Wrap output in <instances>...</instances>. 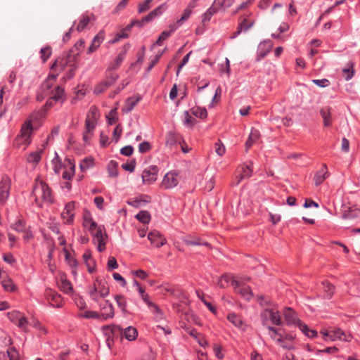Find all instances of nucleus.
<instances>
[{"mask_svg": "<svg viewBox=\"0 0 360 360\" xmlns=\"http://www.w3.org/2000/svg\"><path fill=\"white\" fill-rule=\"evenodd\" d=\"M43 119V112L37 111L32 112L21 125L19 134L13 140V146L19 149L25 150L32 143L33 132L32 122Z\"/></svg>", "mask_w": 360, "mask_h": 360, "instance_id": "nucleus-1", "label": "nucleus"}, {"mask_svg": "<svg viewBox=\"0 0 360 360\" xmlns=\"http://www.w3.org/2000/svg\"><path fill=\"white\" fill-rule=\"evenodd\" d=\"M258 301L261 306L266 307L260 315L263 325H266L269 321L276 326L281 325V316L278 309L272 305L270 300L264 296H259Z\"/></svg>", "mask_w": 360, "mask_h": 360, "instance_id": "nucleus-2", "label": "nucleus"}, {"mask_svg": "<svg viewBox=\"0 0 360 360\" xmlns=\"http://www.w3.org/2000/svg\"><path fill=\"white\" fill-rule=\"evenodd\" d=\"M32 195L34 198L36 204L41 207L44 202H52L53 195L48 184L42 180L36 179Z\"/></svg>", "mask_w": 360, "mask_h": 360, "instance_id": "nucleus-3", "label": "nucleus"}, {"mask_svg": "<svg viewBox=\"0 0 360 360\" xmlns=\"http://www.w3.org/2000/svg\"><path fill=\"white\" fill-rule=\"evenodd\" d=\"M88 294L93 300L98 302L101 298H104L109 294L107 283L97 277L94 283L89 286Z\"/></svg>", "mask_w": 360, "mask_h": 360, "instance_id": "nucleus-4", "label": "nucleus"}, {"mask_svg": "<svg viewBox=\"0 0 360 360\" xmlns=\"http://www.w3.org/2000/svg\"><path fill=\"white\" fill-rule=\"evenodd\" d=\"M320 333L323 337V339L326 341H336L339 340L345 342H349L351 340V335L345 334L340 328L333 329L330 331L327 329H323Z\"/></svg>", "mask_w": 360, "mask_h": 360, "instance_id": "nucleus-5", "label": "nucleus"}, {"mask_svg": "<svg viewBox=\"0 0 360 360\" xmlns=\"http://www.w3.org/2000/svg\"><path fill=\"white\" fill-rule=\"evenodd\" d=\"M108 74L105 78L98 84L94 89V93L96 94H100L104 92L107 89L111 86L119 78V75L116 72H108Z\"/></svg>", "mask_w": 360, "mask_h": 360, "instance_id": "nucleus-6", "label": "nucleus"}, {"mask_svg": "<svg viewBox=\"0 0 360 360\" xmlns=\"http://www.w3.org/2000/svg\"><path fill=\"white\" fill-rule=\"evenodd\" d=\"M44 297L53 307L62 308L65 304L62 296L51 288L46 289Z\"/></svg>", "mask_w": 360, "mask_h": 360, "instance_id": "nucleus-7", "label": "nucleus"}, {"mask_svg": "<svg viewBox=\"0 0 360 360\" xmlns=\"http://www.w3.org/2000/svg\"><path fill=\"white\" fill-rule=\"evenodd\" d=\"M94 237V243L98 244L97 249L99 252H103L105 250V238L107 235L105 233V227L103 226H97L94 233H91Z\"/></svg>", "mask_w": 360, "mask_h": 360, "instance_id": "nucleus-8", "label": "nucleus"}, {"mask_svg": "<svg viewBox=\"0 0 360 360\" xmlns=\"http://www.w3.org/2000/svg\"><path fill=\"white\" fill-rule=\"evenodd\" d=\"M253 172L252 163L248 165H242L237 169V174L232 184L238 185L241 181L250 178Z\"/></svg>", "mask_w": 360, "mask_h": 360, "instance_id": "nucleus-9", "label": "nucleus"}, {"mask_svg": "<svg viewBox=\"0 0 360 360\" xmlns=\"http://www.w3.org/2000/svg\"><path fill=\"white\" fill-rule=\"evenodd\" d=\"M11 179L4 175L1 177L0 181V204L4 205L7 201L11 189Z\"/></svg>", "mask_w": 360, "mask_h": 360, "instance_id": "nucleus-10", "label": "nucleus"}, {"mask_svg": "<svg viewBox=\"0 0 360 360\" xmlns=\"http://www.w3.org/2000/svg\"><path fill=\"white\" fill-rule=\"evenodd\" d=\"M76 202L71 201L65 204L63 211L61 213V217L66 224H72L75 215Z\"/></svg>", "mask_w": 360, "mask_h": 360, "instance_id": "nucleus-11", "label": "nucleus"}, {"mask_svg": "<svg viewBox=\"0 0 360 360\" xmlns=\"http://www.w3.org/2000/svg\"><path fill=\"white\" fill-rule=\"evenodd\" d=\"M252 13L249 14H245L240 18V20L238 23L237 30L234 32L232 38H235L238 36L242 32H247L250 30L255 24L254 20H249L248 18L252 15Z\"/></svg>", "mask_w": 360, "mask_h": 360, "instance_id": "nucleus-12", "label": "nucleus"}, {"mask_svg": "<svg viewBox=\"0 0 360 360\" xmlns=\"http://www.w3.org/2000/svg\"><path fill=\"white\" fill-rule=\"evenodd\" d=\"M99 117L100 114L98 108L95 105L91 106L86 114L85 127H88L89 128H95Z\"/></svg>", "mask_w": 360, "mask_h": 360, "instance_id": "nucleus-13", "label": "nucleus"}, {"mask_svg": "<svg viewBox=\"0 0 360 360\" xmlns=\"http://www.w3.org/2000/svg\"><path fill=\"white\" fill-rule=\"evenodd\" d=\"M158 168L155 165H150L146 168L142 173L143 182L150 184L157 180Z\"/></svg>", "mask_w": 360, "mask_h": 360, "instance_id": "nucleus-14", "label": "nucleus"}, {"mask_svg": "<svg viewBox=\"0 0 360 360\" xmlns=\"http://www.w3.org/2000/svg\"><path fill=\"white\" fill-rule=\"evenodd\" d=\"M106 338V344L110 349L113 345V336L122 332V328L117 325H108L103 327Z\"/></svg>", "mask_w": 360, "mask_h": 360, "instance_id": "nucleus-15", "label": "nucleus"}, {"mask_svg": "<svg viewBox=\"0 0 360 360\" xmlns=\"http://www.w3.org/2000/svg\"><path fill=\"white\" fill-rule=\"evenodd\" d=\"M233 288L235 292L240 295L246 300H250L252 297V292L250 288L240 283V281H233Z\"/></svg>", "mask_w": 360, "mask_h": 360, "instance_id": "nucleus-16", "label": "nucleus"}, {"mask_svg": "<svg viewBox=\"0 0 360 360\" xmlns=\"http://www.w3.org/2000/svg\"><path fill=\"white\" fill-rule=\"evenodd\" d=\"M148 239L153 246L158 248L162 247L167 243L166 238L157 230L150 231L148 234Z\"/></svg>", "mask_w": 360, "mask_h": 360, "instance_id": "nucleus-17", "label": "nucleus"}, {"mask_svg": "<svg viewBox=\"0 0 360 360\" xmlns=\"http://www.w3.org/2000/svg\"><path fill=\"white\" fill-rule=\"evenodd\" d=\"M66 99L65 94L64 91V89L57 86L55 87L54 91L52 92V96L50 99L47 101V104L49 106L53 105V103H63Z\"/></svg>", "mask_w": 360, "mask_h": 360, "instance_id": "nucleus-18", "label": "nucleus"}, {"mask_svg": "<svg viewBox=\"0 0 360 360\" xmlns=\"http://www.w3.org/2000/svg\"><path fill=\"white\" fill-rule=\"evenodd\" d=\"M179 183L178 176L175 172H167L162 181V186L166 189H170L177 186Z\"/></svg>", "mask_w": 360, "mask_h": 360, "instance_id": "nucleus-19", "label": "nucleus"}, {"mask_svg": "<svg viewBox=\"0 0 360 360\" xmlns=\"http://www.w3.org/2000/svg\"><path fill=\"white\" fill-rule=\"evenodd\" d=\"M329 176L328 167L326 164H323L321 168L316 172L314 181L316 186L321 185Z\"/></svg>", "mask_w": 360, "mask_h": 360, "instance_id": "nucleus-20", "label": "nucleus"}, {"mask_svg": "<svg viewBox=\"0 0 360 360\" xmlns=\"http://www.w3.org/2000/svg\"><path fill=\"white\" fill-rule=\"evenodd\" d=\"M64 172H63L62 176L64 179L71 180L75 172V165L70 159H67L64 163Z\"/></svg>", "mask_w": 360, "mask_h": 360, "instance_id": "nucleus-21", "label": "nucleus"}, {"mask_svg": "<svg viewBox=\"0 0 360 360\" xmlns=\"http://www.w3.org/2000/svg\"><path fill=\"white\" fill-rule=\"evenodd\" d=\"M283 315L285 320L288 325H299V322H301L297 316L296 313L293 309L290 307H285L283 310Z\"/></svg>", "mask_w": 360, "mask_h": 360, "instance_id": "nucleus-22", "label": "nucleus"}, {"mask_svg": "<svg viewBox=\"0 0 360 360\" xmlns=\"http://www.w3.org/2000/svg\"><path fill=\"white\" fill-rule=\"evenodd\" d=\"M58 288L65 294L70 295L73 292L72 284L64 274L60 277Z\"/></svg>", "mask_w": 360, "mask_h": 360, "instance_id": "nucleus-23", "label": "nucleus"}, {"mask_svg": "<svg viewBox=\"0 0 360 360\" xmlns=\"http://www.w3.org/2000/svg\"><path fill=\"white\" fill-rule=\"evenodd\" d=\"M105 39V32L101 30L93 39L90 46L88 49L87 53L90 54L94 52L101 44Z\"/></svg>", "mask_w": 360, "mask_h": 360, "instance_id": "nucleus-24", "label": "nucleus"}, {"mask_svg": "<svg viewBox=\"0 0 360 360\" xmlns=\"http://www.w3.org/2000/svg\"><path fill=\"white\" fill-rule=\"evenodd\" d=\"M84 263L89 273H93L96 270V264L95 260L92 258L91 251L86 250L82 255Z\"/></svg>", "mask_w": 360, "mask_h": 360, "instance_id": "nucleus-25", "label": "nucleus"}, {"mask_svg": "<svg viewBox=\"0 0 360 360\" xmlns=\"http://www.w3.org/2000/svg\"><path fill=\"white\" fill-rule=\"evenodd\" d=\"M273 43L271 40H265L259 44L257 53L260 58H264L271 50Z\"/></svg>", "mask_w": 360, "mask_h": 360, "instance_id": "nucleus-26", "label": "nucleus"}, {"mask_svg": "<svg viewBox=\"0 0 360 360\" xmlns=\"http://www.w3.org/2000/svg\"><path fill=\"white\" fill-rule=\"evenodd\" d=\"M167 5L166 3H163L159 6H158L156 8H155L153 11L150 12L146 16L144 17L145 21H151L155 18L161 15L167 9Z\"/></svg>", "mask_w": 360, "mask_h": 360, "instance_id": "nucleus-27", "label": "nucleus"}, {"mask_svg": "<svg viewBox=\"0 0 360 360\" xmlns=\"http://www.w3.org/2000/svg\"><path fill=\"white\" fill-rule=\"evenodd\" d=\"M95 18L93 14L86 15L84 14L81 16L77 25H76V30L79 32H82L91 20H94Z\"/></svg>", "mask_w": 360, "mask_h": 360, "instance_id": "nucleus-28", "label": "nucleus"}, {"mask_svg": "<svg viewBox=\"0 0 360 360\" xmlns=\"http://www.w3.org/2000/svg\"><path fill=\"white\" fill-rule=\"evenodd\" d=\"M83 226L91 233H94L98 224L94 221L89 212H85L83 215Z\"/></svg>", "mask_w": 360, "mask_h": 360, "instance_id": "nucleus-29", "label": "nucleus"}, {"mask_svg": "<svg viewBox=\"0 0 360 360\" xmlns=\"http://www.w3.org/2000/svg\"><path fill=\"white\" fill-rule=\"evenodd\" d=\"M126 56V51H123L120 52L117 56L115 58L113 61H112L108 66L107 72H113V70L117 69L122 63L123 62Z\"/></svg>", "mask_w": 360, "mask_h": 360, "instance_id": "nucleus-30", "label": "nucleus"}, {"mask_svg": "<svg viewBox=\"0 0 360 360\" xmlns=\"http://www.w3.org/2000/svg\"><path fill=\"white\" fill-rule=\"evenodd\" d=\"M103 312L101 314V319L107 320L108 319H112L114 315V307L109 301H105V305L102 308Z\"/></svg>", "mask_w": 360, "mask_h": 360, "instance_id": "nucleus-31", "label": "nucleus"}, {"mask_svg": "<svg viewBox=\"0 0 360 360\" xmlns=\"http://www.w3.org/2000/svg\"><path fill=\"white\" fill-rule=\"evenodd\" d=\"M43 150H37L27 155L26 160L28 163L36 166L41 160Z\"/></svg>", "mask_w": 360, "mask_h": 360, "instance_id": "nucleus-32", "label": "nucleus"}, {"mask_svg": "<svg viewBox=\"0 0 360 360\" xmlns=\"http://www.w3.org/2000/svg\"><path fill=\"white\" fill-rule=\"evenodd\" d=\"M120 333L129 341L135 340L138 336V331L136 328L133 326H129L124 329L122 328V332Z\"/></svg>", "mask_w": 360, "mask_h": 360, "instance_id": "nucleus-33", "label": "nucleus"}, {"mask_svg": "<svg viewBox=\"0 0 360 360\" xmlns=\"http://www.w3.org/2000/svg\"><path fill=\"white\" fill-rule=\"evenodd\" d=\"M63 251L65 252V261L68 263V264L72 268V273L74 275H77V269L78 266L77 260L71 256L70 253L66 248H64Z\"/></svg>", "mask_w": 360, "mask_h": 360, "instance_id": "nucleus-34", "label": "nucleus"}, {"mask_svg": "<svg viewBox=\"0 0 360 360\" xmlns=\"http://www.w3.org/2000/svg\"><path fill=\"white\" fill-rule=\"evenodd\" d=\"M142 99V97L140 95L133 96L131 97H129L124 104V110L127 112H131L136 105Z\"/></svg>", "mask_w": 360, "mask_h": 360, "instance_id": "nucleus-35", "label": "nucleus"}, {"mask_svg": "<svg viewBox=\"0 0 360 360\" xmlns=\"http://www.w3.org/2000/svg\"><path fill=\"white\" fill-rule=\"evenodd\" d=\"M321 285L323 291V296L326 299H330L335 291L334 285L327 281H323Z\"/></svg>", "mask_w": 360, "mask_h": 360, "instance_id": "nucleus-36", "label": "nucleus"}, {"mask_svg": "<svg viewBox=\"0 0 360 360\" xmlns=\"http://www.w3.org/2000/svg\"><path fill=\"white\" fill-rule=\"evenodd\" d=\"M320 114L323 120V125L325 127L330 126L332 124L330 108L328 107L321 108Z\"/></svg>", "mask_w": 360, "mask_h": 360, "instance_id": "nucleus-37", "label": "nucleus"}, {"mask_svg": "<svg viewBox=\"0 0 360 360\" xmlns=\"http://www.w3.org/2000/svg\"><path fill=\"white\" fill-rule=\"evenodd\" d=\"M233 281H238L234 279L231 274H224L220 277L218 281V285L221 288H225L229 286V284L233 287Z\"/></svg>", "mask_w": 360, "mask_h": 360, "instance_id": "nucleus-38", "label": "nucleus"}, {"mask_svg": "<svg viewBox=\"0 0 360 360\" xmlns=\"http://www.w3.org/2000/svg\"><path fill=\"white\" fill-rule=\"evenodd\" d=\"M1 284L4 290L6 292H13L17 290V286L9 276H7L4 280L1 281Z\"/></svg>", "mask_w": 360, "mask_h": 360, "instance_id": "nucleus-39", "label": "nucleus"}, {"mask_svg": "<svg viewBox=\"0 0 360 360\" xmlns=\"http://www.w3.org/2000/svg\"><path fill=\"white\" fill-rule=\"evenodd\" d=\"M108 176L110 178H116L118 176V163L115 160L109 162L107 166Z\"/></svg>", "mask_w": 360, "mask_h": 360, "instance_id": "nucleus-40", "label": "nucleus"}, {"mask_svg": "<svg viewBox=\"0 0 360 360\" xmlns=\"http://www.w3.org/2000/svg\"><path fill=\"white\" fill-rule=\"evenodd\" d=\"M259 136L260 134L258 130L253 129L251 130L249 137L245 143L247 150L249 149L253 143L258 141Z\"/></svg>", "mask_w": 360, "mask_h": 360, "instance_id": "nucleus-41", "label": "nucleus"}, {"mask_svg": "<svg viewBox=\"0 0 360 360\" xmlns=\"http://www.w3.org/2000/svg\"><path fill=\"white\" fill-rule=\"evenodd\" d=\"M219 9L217 6L213 3L211 6L206 11V12L202 15V22H209L214 14H216Z\"/></svg>", "mask_w": 360, "mask_h": 360, "instance_id": "nucleus-42", "label": "nucleus"}, {"mask_svg": "<svg viewBox=\"0 0 360 360\" xmlns=\"http://www.w3.org/2000/svg\"><path fill=\"white\" fill-rule=\"evenodd\" d=\"M227 319L234 326L242 328L243 326V321L242 319L236 314L235 313H230L227 316Z\"/></svg>", "mask_w": 360, "mask_h": 360, "instance_id": "nucleus-43", "label": "nucleus"}, {"mask_svg": "<svg viewBox=\"0 0 360 360\" xmlns=\"http://www.w3.org/2000/svg\"><path fill=\"white\" fill-rule=\"evenodd\" d=\"M94 165V160L91 157H86L81 160L79 163V168L82 172H86L89 169L93 167Z\"/></svg>", "mask_w": 360, "mask_h": 360, "instance_id": "nucleus-44", "label": "nucleus"}, {"mask_svg": "<svg viewBox=\"0 0 360 360\" xmlns=\"http://www.w3.org/2000/svg\"><path fill=\"white\" fill-rule=\"evenodd\" d=\"M300 330L307 337L309 338H315L317 336L318 333L315 330H312L309 328L308 326L302 323L299 322V325L297 326Z\"/></svg>", "mask_w": 360, "mask_h": 360, "instance_id": "nucleus-45", "label": "nucleus"}, {"mask_svg": "<svg viewBox=\"0 0 360 360\" xmlns=\"http://www.w3.org/2000/svg\"><path fill=\"white\" fill-rule=\"evenodd\" d=\"M191 112L193 115L200 119H205L207 116V111L205 108L195 106L191 109Z\"/></svg>", "mask_w": 360, "mask_h": 360, "instance_id": "nucleus-46", "label": "nucleus"}, {"mask_svg": "<svg viewBox=\"0 0 360 360\" xmlns=\"http://www.w3.org/2000/svg\"><path fill=\"white\" fill-rule=\"evenodd\" d=\"M347 65V68L342 69V74L345 80L348 81L351 79L354 75V64L352 62H349Z\"/></svg>", "mask_w": 360, "mask_h": 360, "instance_id": "nucleus-47", "label": "nucleus"}, {"mask_svg": "<svg viewBox=\"0 0 360 360\" xmlns=\"http://www.w3.org/2000/svg\"><path fill=\"white\" fill-rule=\"evenodd\" d=\"M181 137L173 131H169L166 136V145L168 146H174L177 141H180Z\"/></svg>", "mask_w": 360, "mask_h": 360, "instance_id": "nucleus-48", "label": "nucleus"}, {"mask_svg": "<svg viewBox=\"0 0 360 360\" xmlns=\"http://www.w3.org/2000/svg\"><path fill=\"white\" fill-rule=\"evenodd\" d=\"M184 241L187 245L210 246L208 243L202 241L201 239L198 237H191V238L184 239Z\"/></svg>", "mask_w": 360, "mask_h": 360, "instance_id": "nucleus-49", "label": "nucleus"}, {"mask_svg": "<svg viewBox=\"0 0 360 360\" xmlns=\"http://www.w3.org/2000/svg\"><path fill=\"white\" fill-rule=\"evenodd\" d=\"M135 217L144 224H148L150 221V214L146 210L140 211Z\"/></svg>", "mask_w": 360, "mask_h": 360, "instance_id": "nucleus-50", "label": "nucleus"}, {"mask_svg": "<svg viewBox=\"0 0 360 360\" xmlns=\"http://www.w3.org/2000/svg\"><path fill=\"white\" fill-rule=\"evenodd\" d=\"M213 3L219 10L225 11L233 4L234 0H214Z\"/></svg>", "mask_w": 360, "mask_h": 360, "instance_id": "nucleus-51", "label": "nucleus"}, {"mask_svg": "<svg viewBox=\"0 0 360 360\" xmlns=\"http://www.w3.org/2000/svg\"><path fill=\"white\" fill-rule=\"evenodd\" d=\"M267 329L269 332V335L271 339L276 340L278 343L281 344L283 342V338L281 334L278 333V330L272 327L268 326Z\"/></svg>", "mask_w": 360, "mask_h": 360, "instance_id": "nucleus-52", "label": "nucleus"}, {"mask_svg": "<svg viewBox=\"0 0 360 360\" xmlns=\"http://www.w3.org/2000/svg\"><path fill=\"white\" fill-rule=\"evenodd\" d=\"M79 317L84 319H101V316L99 313L91 310L85 311L84 313L80 314Z\"/></svg>", "mask_w": 360, "mask_h": 360, "instance_id": "nucleus-53", "label": "nucleus"}, {"mask_svg": "<svg viewBox=\"0 0 360 360\" xmlns=\"http://www.w3.org/2000/svg\"><path fill=\"white\" fill-rule=\"evenodd\" d=\"M115 300L119 307V308L124 312H127V300L121 295H117L115 297Z\"/></svg>", "mask_w": 360, "mask_h": 360, "instance_id": "nucleus-54", "label": "nucleus"}, {"mask_svg": "<svg viewBox=\"0 0 360 360\" xmlns=\"http://www.w3.org/2000/svg\"><path fill=\"white\" fill-rule=\"evenodd\" d=\"M51 164L54 172L58 174L63 167V165L60 158L57 154H56V157L52 160Z\"/></svg>", "mask_w": 360, "mask_h": 360, "instance_id": "nucleus-55", "label": "nucleus"}, {"mask_svg": "<svg viewBox=\"0 0 360 360\" xmlns=\"http://www.w3.org/2000/svg\"><path fill=\"white\" fill-rule=\"evenodd\" d=\"M52 51L50 46H46L40 50V58L43 63L47 61L51 55Z\"/></svg>", "mask_w": 360, "mask_h": 360, "instance_id": "nucleus-56", "label": "nucleus"}, {"mask_svg": "<svg viewBox=\"0 0 360 360\" xmlns=\"http://www.w3.org/2000/svg\"><path fill=\"white\" fill-rule=\"evenodd\" d=\"M184 120L183 121L184 124L186 127L192 128L194 124L195 123V120L191 115L188 111H185L184 112Z\"/></svg>", "mask_w": 360, "mask_h": 360, "instance_id": "nucleus-57", "label": "nucleus"}, {"mask_svg": "<svg viewBox=\"0 0 360 360\" xmlns=\"http://www.w3.org/2000/svg\"><path fill=\"white\" fill-rule=\"evenodd\" d=\"M158 288H160V292L164 295H174L175 293V290L169 283H163Z\"/></svg>", "mask_w": 360, "mask_h": 360, "instance_id": "nucleus-58", "label": "nucleus"}, {"mask_svg": "<svg viewBox=\"0 0 360 360\" xmlns=\"http://www.w3.org/2000/svg\"><path fill=\"white\" fill-rule=\"evenodd\" d=\"M254 2V0H245L243 3L237 6L236 10L233 11V15L237 14L240 11H243L247 9L249 6H250Z\"/></svg>", "mask_w": 360, "mask_h": 360, "instance_id": "nucleus-59", "label": "nucleus"}, {"mask_svg": "<svg viewBox=\"0 0 360 360\" xmlns=\"http://www.w3.org/2000/svg\"><path fill=\"white\" fill-rule=\"evenodd\" d=\"M22 331L27 332L28 321L22 314L15 323Z\"/></svg>", "mask_w": 360, "mask_h": 360, "instance_id": "nucleus-60", "label": "nucleus"}, {"mask_svg": "<svg viewBox=\"0 0 360 360\" xmlns=\"http://www.w3.org/2000/svg\"><path fill=\"white\" fill-rule=\"evenodd\" d=\"M7 359L9 360H20L18 351L13 347H9L6 352Z\"/></svg>", "mask_w": 360, "mask_h": 360, "instance_id": "nucleus-61", "label": "nucleus"}, {"mask_svg": "<svg viewBox=\"0 0 360 360\" xmlns=\"http://www.w3.org/2000/svg\"><path fill=\"white\" fill-rule=\"evenodd\" d=\"M129 32L127 30H126V27L124 30H120L118 32L115 38L111 41L112 44H115L118 42L122 39H126L128 37L129 34L127 33Z\"/></svg>", "mask_w": 360, "mask_h": 360, "instance_id": "nucleus-62", "label": "nucleus"}, {"mask_svg": "<svg viewBox=\"0 0 360 360\" xmlns=\"http://www.w3.org/2000/svg\"><path fill=\"white\" fill-rule=\"evenodd\" d=\"M153 1V0H145L142 3H140L138 6V12L142 13L149 10Z\"/></svg>", "mask_w": 360, "mask_h": 360, "instance_id": "nucleus-63", "label": "nucleus"}, {"mask_svg": "<svg viewBox=\"0 0 360 360\" xmlns=\"http://www.w3.org/2000/svg\"><path fill=\"white\" fill-rule=\"evenodd\" d=\"M58 76V74L56 75H54V74H51V75H49L47 79H46V81L44 82L43 84V87L44 89H50L53 82H55V80L56 79V77Z\"/></svg>", "mask_w": 360, "mask_h": 360, "instance_id": "nucleus-64", "label": "nucleus"}]
</instances>
